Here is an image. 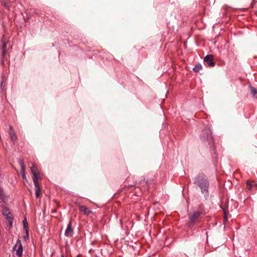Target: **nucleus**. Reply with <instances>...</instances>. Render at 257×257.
Instances as JSON below:
<instances>
[{
	"mask_svg": "<svg viewBox=\"0 0 257 257\" xmlns=\"http://www.w3.org/2000/svg\"><path fill=\"white\" fill-rule=\"evenodd\" d=\"M194 184L197 185L205 196H208L209 183L207 177L203 174H199L195 178Z\"/></svg>",
	"mask_w": 257,
	"mask_h": 257,
	"instance_id": "nucleus-1",
	"label": "nucleus"
},
{
	"mask_svg": "<svg viewBox=\"0 0 257 257\" xmlns=\"http://www.w3.org/2000/svg\"><path fill=\"white\" fill-rule=\"evenodd\" d=\"M200 139L203 142H207L210 148H213L214 142L212 137V133L210 129H206L202 132Z\"/></svg>",
	"mask_w": 257,
	"mask_h": 257,
	"instance_id": "nucleus-2",
	"label": "nucleus"
},
{
	"mask_svg": "<svg viewBox=\"0 0 257 257\" xmlns=\"http://www.w3.org/2000/svg\"><path fill=\"white\" fill-rule=\"evenodd\" d=\"M29 166L33 174V180L34 185L40 184L39 180H41L42 178L36 166L34 163H31L29 164Z\"/></svg>",
	"mask_w": 257,
	"mask_h": 257,
	"instance_id": "nucleus-3",
	"label": "nucleus"
},
{
	"mask_svg": "<svg viewBox=\"0 0 257 257\" xmlns=\"http://www.w3.org/2000/svg\"><path fill=\"white\" fill-rule=\"evenodd\" d=\"M201 212L199 211H196L193 212V214H189V225L190 226L194 224L198 219L200 216Z\"/></svg>",
	"mask_w": 257,
	"mask_h": 257,
	"instance_id": "nucleus-4",
	"label": "nucleus"
},
{
	"mask_svg": "<svg viewBox=\"0 0 257 257\" xmlns=\"http://www.w3.org/2000/svg\"><path fill=\"white\" fill-rule=\"evenodd\" d=\"M13 249H16V254L18 257H22L23 255V246L20 239H18Z\"/></svg>",
	"mask_w": 257,
	"mask_h": 257,
	"instance_id": "nucleus-5",
	"label": "nucleus"
},
{
	"mask_svg": "<svg viewBox=\"0 0 257 257\" xmlns=\"http://www.w3.org/2000/svg\"><path fill=\"white\" fill-rule=\"evenodd\" d=\"M73 229L72 227L71 221H70L65 231V235L67 237H71L73 234Z\"/></svg>",
	"mask_w": 257,
	"mask_h": 257,
	"instance_id": "nucleus-6",
	"label": "nucleus"
},
{
	"mask_svg": "<svg viewBox=\"0 0 257 257\" xmlns=\"http://www.w3.org/2000/svg\"><path fill=\"white\" fill-rule=\"evenodd\" d=\"M79 210L80 212L83 213L85 215H89L92 213V211L84 205H79L78 206Z\"/></svg>",
	"mask_w": 257,
	"mask_h": 257,
	"instance_id": "nucleus-7",
	"label": "nucleus"
},
{
	"mask_svg": "<svg viewBox=\"0 0 257 257\" xmlns=\"http://www.w3.org/2000/svg\"><path fill=\"white\" fill-rule=\"evenodd\" d=\"M204 60L210 66H214L215 65V63L213 62V56L211 55L206 56Z\"/></svg>",
	"mask_w": 257,
	"mask_h": 257,
	"instance_id": "nucleus-8",
	"label": "nucleus"
},
{
	"mask_svg": "<svg viewBox=\"0 0 257 257\" xmlns=\"http://www.w3.org/2000/svg\"><path fill=\"white\" fill-rule=\"evenodd\" d=\"M5 216L6 217V220L8 221V226L9 227H12L13 220H14V217H13V214L12 213H11L8 215H5Z\"/></svg>",
	"mask_w": 257,
	"mask_h": 257,
	"instance_id": "nucleus-9",
	"label": "nucleus"
},
{
	"mask_svg": "<svg viewBox=\"0 0 257 257\" xmlns=\"http://www.w3.org/2000/svg\"><path fill=\"white\" fill-rule=\"evenodd\" d=\"M10 129L9 136L12 141L14 142L17 139V137L12 125H10Z\"/></svg>",
	"mask_w": 257,
	"mask_h": 257,
	"instance_id": "nucleus-10",
	"label": "nucleus"
},
{
	"mask_svg": "<svg viewBox=\"0 0 257 257\" xmlns=\"http://www.w3.org/2000/svg\"><path fill=\"white\" fill-rule=\"evenodd\" d=\"M35 188V194L36 198H39L40 197L41 191L40 184L34 185Z\"/></svg>",
	"mask_w": 257,
	"mask_h": 257,
	"instance_id": "nucleus-11",
	"label": "nucleus"
},
{
	"mask_svg": "<svg viewBox=\"0 0 257 257\" xmlns=\"http://www.w3.org/2000/svg\"><path fill=\"white\" fill-rule=\"evenodd\" d=\"M6 197L4 195L3 190L2 188L0 187V202H6Z\"/></svg>",
	"mask_w": 257,
	"mask_h": 257,
	"instance_id": "nucleus-12",
	"label": "nucleus"
},
{
	"mask_svg": "<svg viewBox=\"0 0 257 257\" xmlns=\"http://www.w3.org/2000/svg\"><path fill=\"white\" fill-rule=\"evenodd\" d=\"M11 213L12 212L10 211L8 207L5 206H3V214L4 216L8 215Z\"/></svg>",
	"mask_w": 257,
	"mask_h": 257,
	"instance_id": "nucleus-13",
	"label": "nucleus"
},
{
	"mask_svg": "<svg viewBox=\"0 0 257 257\" xmlns=\"http://www.w3.org/2000/svg\"><path fill=\"white\" fill-rule=\"evenodd\" d=\"M202 69V65L198 63L195 65V66L193 68V70L195 72H198Z\"/></svg>",
	"mask_w": 257,
	"mask_h": 257,
	"instance_id": "nucleus-14",
	"label": "nucleus"
},
{
	"mask_svg": "<svg viewBox=\"0 0 257 257\" xmlns=\"http://www.w3.org/2000/svg\"><path fill=\"white\" fill-rule=\"evenodd\" d=\"M23 222V226H24V229H25V231L29 230L28 223L27 221V220L26 219H25Z\"/></svg>",
	"mask_w": 257,
	"mask_h": 257,
	"instance_id": "nucleus-15",
	"label": "nucleus"
},
{
	"mask_svg": "<svg viewBox=\"0 0 257 257\" xmlns=\"http://www.w3.org/2000/svg\"><path fill=\"white\" fill-rule=\"evenodd\" d=\"M246 189H247V190L250 191L252 189L253 184L251 183L249 181H247L246 182Z\"/></svg>",
	"mask_w": 257,
	"mask_h": 257,
	"instance_id": "nucleus-16",
	"label": "nucleus"
},
{
	"mask_svg": "<svg viewBox=\"0 0 257 257\" xmlns=\"http://www.w3.org/2000/svg\"><path fill=\"white\" fill-rule=\"evenodd\" d=\"M250 91H251V93L253 94V95H255V94L257 93V90H256V88H255L254 87H251Z\"/></svg>",
	"mask_w": 257,
	"mask_h": 257,
	"instance_id": "nucleus-17",
	"label": "nucleus"
},
{
	"mask_svg": "<svg viewBox=\"0 0 257 257\" xmlns=\"http://www.w3.org/2000/svg\"><path fill=\"white\" fill-rule=\"evenodd\" d=\"M19 163L20 165L21 168H23V167H25V165H24V162L23 159H20Z\"/></svg>",
	"mask_w": 257,
	"mask_h": 257,
	"instance_id": "nucleus-18",
	"label": "nucleus"
},
{
	"mask_svg": "<svg viewBox=\"0 0 257 257\" xmlns=\"http://www.w3.org/2000/svg\"><path fill=\"white\" fill-rule=\"evenodd\" d=\"M29 230H26V235L24 236V239L25 240H27L29 239Z\"/></svg>",
	"mask_w": 257,
	"mask_h": 257,
	"instance_id": "nucleus-19",
	"label": "nucleus"
},
{
	"mask_svg": "<svg viewBox=\"0 0 257 257\" xmlns=\"http://www.w3.org/2000/svg\"><path fill=\"white\" fill-rule=\"evenodd\" d=\"M227 220V214L225 211L224 212V216H223V223L225 224Z\"/></svg>",
	"mask_w": 257,
	"mask_h": 257,
	"instance_id": "nucleus-20",
	"label": "nucleus"
},
{
	"mask_svg": "<svg viewBox=\"0 0 257 257\" xmlns=\"http://www.w3.org/2000/svg\"><path fill=\"white\" fill-rule=\"evenodd\" d=\"M6 47H7V44L4 43L3 45V47H2V51H3V53L4 54H5L6 52H5V49L6 48Z\"/></svg>",
	"mask_w": 257,
	"mask_h": 257,
	"instance_id": "nucleus-21",
	"label": "nucleus"
},
{
	"mask_svg": "<svg viewBox=\"0 0 257 257\" xmlns=\"http://www.w3.org/2000/svg\"><path fill=\"white\" fill-rule=\"evenodd\" d=\"M20 173L22 175L25 174V167H23L21 168Z\"/></svg>",
	"mask_w": 257,
	"mask_h": 257,
	"instance_id": "nucleus-22",
	"label": "nucleus"
},
{
	"mask_svg": "<svg viewBox=\"0 0 257 257\" xmlns=\"http://www.w3.org/2000/svg\"><path fill=\"white\" fill-rule=\"evenodd\" d=\"M22 178L23 179L26 180H27L26 174L22 175Z\"/></svg>",
	"mask_w": 257,
	"mask_h": 257,
	"instance_id": "nucleus-23",
	"label": "nucleus"
},
{
	"mask_svg": "<svg viewBox=\"0 0 257 257\" xmlns=\"http://www.w3.org/2000/svg\"><path fill=\"white\" fill-rule=\"evenodd\" d=\"M4 6H5V7H6V8H7L8 9H9V5H8L7 3H5L4 4Z\"/></svg>",
	"mask_w": 257,
	"mask_h": 257,
	"instance_id": "nucleus-24",
	"label": "nucleus"
},
{
	"mask_svg": "<svg viewBox=\"0 0 257 257\" xmlns=\"http://www.w3.org/2000/svg\"><path fill=\"white\" fill-rule=\"evenodd\" d=\"M253 186H254L256 187V188H257V183H254L253 184Z\"/></svg>",
	"mask_w": 257,
	"mask_h": 257,
	"instance_id": "nucleus-25",
	"label": "nucleus"
},
{
	"mask_svg": "<svg viewBox=\"0 0 257 257\" xmlns=\"http://www.w3.org/2000/svg\"><path fill=\"white\" fill-rule=\"evenodd\" d=\"M61 257H64V255L63 254H62L61 255Z\"/></svg>",
	"mask_w": 257,
	"mask_h": 257,
	"instance_id": "nucleus-26",
	"label": "nucleus"
},
{
	"mask_svg": "<svg viewBox=\"0 0 257 257\" xmlns=\"http://www.w3.org/2000/svg\"><path fill=\"white\" fill-rule=\"evenodd\" d=\"M61 257H64V255L63 254H62L61 255Z\"/></svg>",
	"mask_w": 257,
	"mask_h": 257,
	"instance_id": "nucleus-27",
	"label": "nucleus"
}]
</instances>
